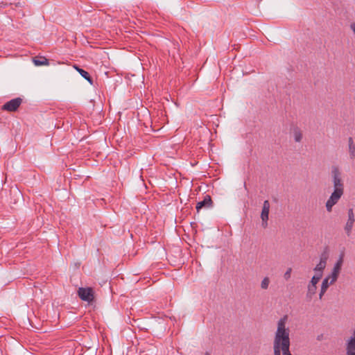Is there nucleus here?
<instances>
[{
	"mask_svg": "<svg viewBox=\"0 0 355 355\" xmlns=\"http://www.w3.org/2000/svg\"><path fill=\"white\" fill-rule=\"evenodd\" d=\"M339 273L340 272H336L335 270L333 269L331 274L327 277H329L330 284H332L337 280Z\"/></svg>",
	"mask_w": 355,
	"mask_h": 355,
	"instance_id": "16",
	"label": "nucleus"
},
{
	"mask_svg": "<svg viewBox=\"0 0 355 355\" xmlns=\"http://www.w3.org/2000/svg\"><path fill=\"white\" fill-rule=\"evenodd\" d=\"M34 63L37 66L48 64V60L45 58H41L40 59H34Z\"/></svg>",
	"mask_w": 355,
	"mask_h": 355,
	"instance_id": "17",
	"label": "nucleus"
},
{
	"mask_svg": "<svg viewBox=\"0 0 355 355\" xmlns=\"http://www.w3.org/2000/svg\"><path fill=\"white\" fill-rule=\"evenodd\" d=\"M349 151L351 157L354 158L355 156V146L352 137L349 138Z\"/></svg>",
	"mask_w": 355,
	"mask_h": 355,
	"instance_id": "15",
	"label": "nucleus"
},
{
	"mask_svg": "<svg viewBox=\"0 0 355 355\" xmlns=\"http://www.w3.org/2000/svg\"><path fill=\"white\" fill-rule=\"evenodd\" d=\"M270 284V279L268 277H266L263 279L261 283V287L262 289H267L268 288Z\"/></svg>",
	"mask_w": 355,
	"mask_h": 355,
	"instance_id": "19",
	"label": "nucleus"
},
{
	"mask_svg": "<svg viewBox=\"0 0 355 355\" xmlns=\"http://www.w3.org/2000/svg\"><path fill=\"white\" fill-rule=\"evenodd\" d=\"M212 205V200L210 196L207 195L205 196L204 199L202 201H200L196 205V210L197 211H200V210L202 208H209Z\"/></svg>",
	"mask_w": 355,
	"mask_h": 355,
	"instance_id": "8",
	"label": "nucleus"
},
{
	"mask_svg": "<svg viewBox=\"0 0 355 355\" xmlns=\"http://www.w3.org/2000/svg\"><path fill=\"white\" fill-rule=\"evenodd\" d=\"M205 355H209L208 353H206Z\"/></svg>",
	"mask_w": 355,
	"mask_h": 355,
	"instance_id": "21",
	"label": "nucleus"
},
{
	"mask_svg": "<svg viewBox=\"0 0 355 355\" xmlns=\"http://www.w3.org/2000/svg\"><path fill=\"white\" fill-rule=\"evenodd\" d=\"M334 191L326 202V208L331 211L332 207L336 205L343 194L344 186L341 180L340 173L338 167L333 166L331 168Z\"/></svg>",
	"mask_w": 355,
	"mask_h": 355,
	"instance_id": "2",
	"label": "nucleus"
},
{
	"mask_svg": "<svg viewBox=\"0 0 355 355\" xmlns=\"http://www.w3.org/2000/svg\"><path fill=\"white\" fill-rule=\"evenodd\" d=\"M22 103V99L19 97L13 98L6 102L3 106L2 110L8 112H15Z\"/></svg>",
	"mask_w": 355,
	"mask_h": 355,
	"instance_id": "4",
	"label": "nucleus"
},
{
	"mask_svg": "<svg viewBox=\"0 0 355 355\" xmlns=\"http://www.w3.org/2000/svg\"><path fill=\"white\" fill-rule=\"evenodd\" d=\"M78 295L83 300L90 303L94 300V293L92 288H79L78 290Z\"/></svg>",
	"mask_w": 355,
	"mask_h": 355,
	"instance_id": "3",
	"label": "nucleus"
},
{
	"mask_svg": "<svg viewBox=\"0 0 355 355\" xmlns=\"http://www.w3.org/2000/svg\"><path fill=\"white\" fill-rule=\"evenodd\" d=\"M330 284H331L329 282V277H326V278H324L323 279L322 283V286H321L320 292V294H319L320 299H322V296L324 295V294L327 291V288H328V287L329 286Z\"/></svg>",
	"mask_w": 355,
	"mask_h": 355,
	"instance_id": "10",
	"label": "nucleus"
},
{
	"mask_svg": "<svg viewBox=\"0 0 355 355\" xmlns=\"http://www.w3.org/2000/svg\"><path fill=\"white\" fill-rule=\"evenodd\" d=\"M327 261V256L325 254H322L320 257V262L316 265L314 268V271L316 273L321 274L322 275V272L324 269L326 267Z\"/></svg>",
	"mask_w": 355,
	"mask_h": 355,
	"instance_id": "9",
	"label": "nucleus"
},
{
	"mask_svg": "<svg viewBox=\"0 0 355 355\" xmlns=\"http://www.w3.org/2000/svg\"><path fill=\"white\" fill-rule=\"evenodd\" d=\"M291 272H292V268H288L287 269V270L286 271V272L284 273V275L285 279L288 280V279H290Z\"/></svg>",
	"mask_w": 355,
	"mask_h": 355,
	"instance_id": "20",
	"label": "nucleus"
},
{
	"mask_svg": "<svg viewBox=\"0 0 355 355\" xmlns=\"http://www.w3.org/2000/svg\"><path fill=\"white\" fill-rule=\"evenodd\" d=\"M287 321L286 315L278 320L273 340L274 355H292L290 352V330L286 327Z\"/></svg>",
	"mask_w": 355,
	"mask_h": 355,
	"instance_id": "1",
	"label": "nucleus"
},
{
	"mask_svg": "<svg viewBox=\"0 0 355 355\" xmlns=\"http://www.w3.org/2000/svg\"><path fill=\"white\" fill-rule=\"evenodd\" d=\"M347 355H355V330L352 336L347 340L346 343Z\"/></svg>",
	"mask_w": 355,
	"mask_h": 355,
	"instance_id": "7",
	"label": "nucleus"
},
{
	"mask_svg": "<svg viewBox=\"0 0 355 355\" xmlns=\"http://www.w3.org/2000/svg\"><path fill=\"white\" fill-rule=\"evenodd\" d=\"M354 214L353 211V209H349L348 211V220L345 226V230L347 236L351 234V232L354 223Z\"/></svg>",
	"mask_w": 355,
	"mask_h": 355,
	"instance_id": "6",
	"label": "nucleus"
},
{
	"mask_svg": "<svg viewBox=\"0 0 355 355\" xmlns=\"http://www.w3.org/2000/svg\"><path fill=\"white\" fill-rule=\"evenodd\" d=\"M322 276V275H321V274L316 273V275L312 277L309 284L316 286V284L319 282L320 279H321Z\"/></svg>",
	"mask_w": 355,
	"mask_h": 355,
	"instance_id": "18",
	"label": "nucleus"
},
{
	"mask_svg": "<svg viewBox=\"0 0 355 355\" xmlns=\"http://www.w3.org/2000/svg\"><path fill=\"white\" fill-rule=\"evenodd\" d=\"M317 287L315 285L309 284L308 286V291L306 294V297L310 300L312 298L313 295H315Z\"/></svg>",
	"mask_w": 355,
	"mask_h": 355,
	"instance_id": "14",
	"label": "nucleus"
},
{
	"mask_svg": "<svg viewBox=\"0 0 355 355\" xmlns=\"http://www.w3.org/2000/svg\"><path fill=\"white\" fill-rule=\"evenodd\" d=\"M293 134L294 139L296 142L301 141L302 139V133L300 128L297 127L294 128L293 130Z\"/></svg>",
	"mask_w": 355,
	"mask_h": 355,
	"instance_id": "13",
	"label": "nucleus"
},
{
	"mask_svg": "<svg viewBox=\"0 0 355 355\" xmlns=\"http://www.w3.org/2000/svg\"><path fill=\"white\" fill-rule=\"evenodd\" d=\"M270 208V204L268 200L263 202L262 211L261 213V218L262 220V226L265 228L268 226V214Z\"/></svg>",
	"mask_w": 355,
	"mask_h": 355,
	"instance_id": "5",
	"label": "nucleus"
},
{
	"mask_svg": "<svg viewBox=\"0 0 355 355\" xmlns=\"http://www.w3.org/2000/svg\"><path fill=\"white\" fill-rule=\"evenodd\" d=\"M75 69L79 72V73L90 83H92V80L89 73L80 67L75 66Z\"/></svg>",
	"mask_w": 355,
	"mask_h": 355,
	"instance_id": "12",
	"label": "nucleus"
},
{
	"mask_svg": "<svg viewBox=\"0 0 355 355\" xmlns=\"http://www.w3.org/2000/svg\"><path fill=\"white\" fill-rule=\"evenodd\" d=\"M344 256H345V254L343 252H342L340 254L339 257L334 266L333 269L335 270L336 272L337 271L340 272V270H341V268H342V266L343 263V261H344Z\"/></svg>",
	"mask_w": 355,
	"mask_h": 355,
	"instance_id": "11",
	"label": "nucleus"
}]
</instances>
